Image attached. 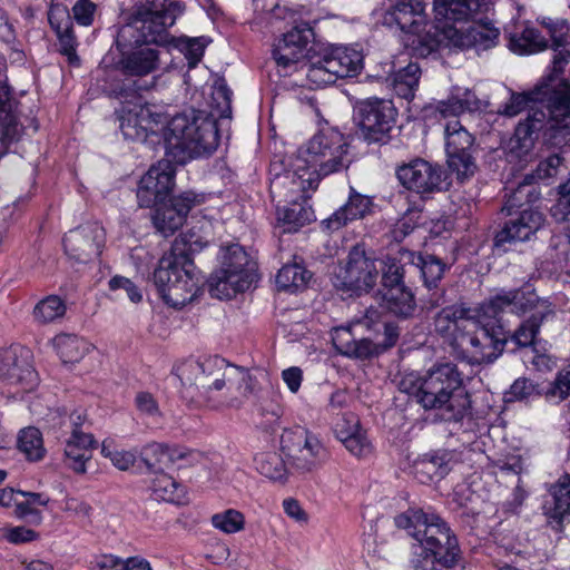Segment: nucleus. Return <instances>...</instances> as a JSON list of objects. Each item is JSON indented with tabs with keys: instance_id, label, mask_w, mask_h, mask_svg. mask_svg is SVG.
<instances>
[{
	"instance_id": "f257e3e1",
	"label": "nucleus",
	"mask_w": 570,
	"mask_h": 570,
	"mask_svg": "<svg viewBox=\"0 0 570 570\" xmlns=\"http://www.w3.org/2000/svg\"><path fill=\"white\" fill-rule=\"evenodd\" d=\"M171 372L180 381L183 399L212 409H237L255 391L249 371L220 356L203 361L189 357L177 363Z\"/></svg>"
},
{
	"instance_id": "f03ea898",
	"label": "nucleus",
	"mask_w": 570,
	"mask_h": 570,
	"mask_svg": "<svg viewBox=\"0 0 570 570\" xmlns=\"http://www.w3.org/2000/svg\"><path fill=\"white\" fill-rule=\"evenodd\" d=\"M476 311L464 305L442 308L434 318L435 332L456 358L471 364L493 362L509 343L501 325L478 328Z\"/></svg>"
},
{
	"instance_id": "7ed1b4c3",
	"label": "nucleus",
	"mask_w": 570,
	"mask_h": 570,
	"mask_svg": "<svg viewBox=\"0 0 570 570\" xmlns=\"http://www.w3.org/2000/svg\"><path fill=\"white\" fill-rule=\"evenodd\" d=\"M394 523L417 542L411 570H453L461 564L458 538L440 515L411 507L397 514Z\"/></svg>"
},
{
	"instance_id": "20e7f679",
	"label": "nucleus",
	"mask_w": 570,
	"mask_h": 570,
	"mask_svg": "<svg viewBox=\"0 0 570 570\" xmlns=\"http://www.w3.org/2000/svg\"><path fill=\"white\" fill-rule=\"evenodd\" d=\"M400 389L424 410H441L444 421L461 422L471 406L462 375L453 363L435 364L421 377L406 376Z\"/></svg>"
},
{
	"instance_id": "39448f33",
	"label": "nucleus",
	"mask_w": 570,
	"mask_h": 570,
	"mask_svg": "<svg viewBox=\"0 0 570 570\" xmlns=\"http://www.w3.org/2000/svg\"><path fill=\"white\" fill-rule=\"evenodd\" d=\"M167 154L178 163L212 155L219 142L214 115L206 110L184 111L174 116L164 131Z\"/></svg>"
},
{
	"instance_id": "423d86ee",
	"label": "nucleus",
	"mask_w": 570,
	"mask_h": 570,
	"mask_svg": "<svg viewBox=\"0 0 570 570\" xmlns=\"http://www.w3.org/2000/svg\"><path fill=\"white\" fill-rule=\"evenodd\" d=\"M363 324L374 333L375 341L368 337L356 340L350 328H336L332 341L341 355L355 360H370L396 345L401 334L399 325L395 322L382 320L376 309L366 311Z\"/></svg>"
},
{
	"instance_id": "0eeeda50",
	"label": "nucleus",
	"mask_w": 570,
	"mask_h": 570,
	"mask_svg": "<svg viewBox=\"0 0 570 570\" xmlns=\"http://www.w3.org/2000/svg\"><path fill=\"white\" fill-rule=\"evenodd\" d=\"M185 6L174 0H148L136 4L126 16L120 29H131L132 40L145 45L168 42V29L183 14Z\"/></svg>"
},
{
	"instance_id": "6e6552de",
	"label": "nucleus",
	"mask_w": 570,
	"mask_h": 570,
	"mask_svg": "<svg viewBox=\"0 0 570 570\" xmlns=\"http://www.w3.org/2000/svg\"><path fill=\"white\" fill-rule=\"evenodd\" d=\"M491 0H487V4L465 18L454 19L451 17L435 16L439 22L444 21L441 28L439 42L446 41L449 46L461 49L475 48L478 50H487L494 47L498 42L500 31L490 22L476 20L479 12L487 11Z\"/></svg>"
},
{
	"instance_id": "1a4fd4ad",
	"label": "nucleus",
	"mask_w": 570,
	"mask_h": 570,
	"mask_svg": "<svg viewBox=\"0 0 570 570\" xmlns=\"http://www.w3.org/2000/svg\"><path fill=\"white\" fill-rule=\"evenodd\" d=\"M568 94L566 83L559 91L551 89L550 85L540 83L530 94L512 92L509 101L499 108L498 114L514 117L527 109L530 102L538 101L546 106L552 129L570 130V96Z\"/></svg>"
},
{
	"instance_id": "9d476101",
	"label": "nucleus",
	"mask_w": 570,
	"mask_h": 570,
	"mask_svg": "<svg viewBox=\"0 0 570 570\" xmlns=\"http://www.w3.org/2000/svg\"><path fill=\"white\" fill-rule=\"evenodd\" d=\"M298 160L306 168L315 170L320 181V177L341 171L350 166L348 144L338 130L326 128L308 141L306 158Z\"/></svg>"
},
{
	"instance_id": "9b49d317",
	"label": "nucleus",
	"mask_w": 570,
	"mask_h": 570,
	"mask_svg": "<svg viewBox=\"0 0 570 570\" xmlns=\"http://www.w3.org/2000/svg\"><path fill=\"white\" fill-rule=\"evenodd\" d=\"M281 450L288 466L298 474L313 473L330 459V452L318 436L302 426L283 432Z\"/></svg>"
},
{
	"instance_id": "f8f14e48",
	"label": "nucleus",
	"mask_w": 570,
	"mask_h": 570,
	"mask_svg": "<svg viewBox=\"0 0 570 570\" xmlns=\"http://www.w3.org/2000/svg\"><path fill=\"white\" fill-rule=\"evenodd\" d=\"M131 29H119L116 47L119 51L117 69L130 77H145L159 69V50L132 40Z\"/></svg>"
},
{
	"instance_id": "ddd939ff",
	"label": "nucleus",
	"mask_w": 570,
	"mask_h": 570,
	"mask_svg": "<svg viewBox=\"0 0 570 570\" xmlns=\"http://www.w3.org/2000/svg\"><path fill=\"white\" fill-rule=\"evenodd\" d=\"M445 153L449 168L461 181L472 177L476 169L472 156L475 138L458 119L446 121L444 126Z\"/></svg>"
},
{
	"instance_id": "4468645a",
	"label": "nucleus",
	"mask_w": 570,
	"mask_h": 570,
	"mask_svg": "<svg viewBox=\"0 0 570 570\" xmlns=\"http://www.w3.org/2000/svg\"><path fill=\"white\" fill-rule=\"evenodd\" d=\"M313 40L314 32L307 23L295 26L274 47L277 66L284 69L299 66L306 75V65L311 63V56L316 55L318 48Z\"/></svg>"
},
{
	"instance_id": "2eb2a0df",
	"label": "nucleus",
	"mask_w": 570,
	"mask_h": 570,
	"mask_svg": "<svg viewBox=\"0 0 570 570\" xmlns=\"http://www.w3.org/2000/svg\"><path fill=\"white\" fill-rule=\"evenodd\" d=\"M358 125L368 142H386L397 116L391 100L368 98L357 105Z\"/></svg>"
},
{
	"instance_id": "dca6fc26",
	"label": "nucleus",
	"mask_w": 570,
	"mask_h": 570,
	"mask_svg": "<svg viewBox=\"0 0 570 570\" xmlns=\"http://www.w3.org/2000/svg\"><path fill=\"white\" fill-rule=\"evenodd\" d=\"M258 282L257 263L239 244L222 247L220 268L212 275L208 285H252Z\"/></svg>"
},
{
	"instance_id": "f3484780",
	"label": "nucleus",
	"mask_w": 570,
	"mask_h": 570,
	"mask_svg": "<svg viewBox=\"0 0 570 570\" xmlns=\"http://www.w3.org/2000/svg\"><path fill=\"white\" fill-rule=\"evenodd\" d=\"M318 185L315 170L306 168L297 160L295 169L275 173L271 178L269 193L276 205L293 200H307V193Z\"/></svg>"
},
{
	"instance_id": "a211bd4d",
	"label": "nucleus",
	"mask_w": 570,
	"mask_h": 570,
	"mask_svg": "<svg viewBox=\"0 0 570 570\" xmlns=\"http://www.w3.org/2000/svg\"><path fill=\"white\" fill-rule=\"evenodd\" d=\"M505 308H509L511 313L520 315L531 313L530 316H539L540 318H547L553 314L551 303L546 298L539 297L533 288L530 291L517 288L507 295L492 298L482 307L483 313L493 318Z\"/></svg>"
},
{
	"instance_id": "6ab92c4d",
	"label": "nucleus",
	"mask_w": 570,
	"mask_h": 570,
	"mask_svg": "<svg viewBox=\"0 0 570 570\" xmlns=\"http://www.w3.org/2000/svg\"><path fill=\"white\" fill-rule=\"evenodd\" d=\"M175 168L169 160H160L153 165L140 178L137 188V200L141 208H151L161 204L173 191Z\"/></svg>"
},
{
	"instance_id": "aec40b11",
	"label": "nucleus",
	"mask_w": 570,
	"mask_h": 570,
	"mask_svg": "<svg viewBox=\"0 0 570 570\" xmlns=\"http://www.w3.org/2000/svg\"><path fill=\"white\" fill-rule=\"evenodd\" d=\"M105 238V229L99 224L81 225L65 235V253L75 263L87 264L100 255Z\"/></svg>"
},
{
	"instance_id": "412c9836",
	"label": "nucleus",
	"mask_w": 570,
	"mask_h": 570,
	"mask_svg": "<svg viewBox=\"0 0 570 570\" xmlns=\"http://www.w3.org/2000/svg\"><path fill=\"white\" fill-rule=\"evenodd\" d=\"M396 176L406 189L421 195L441 191L445 179V173L440 165L422 158H416L400 166Z\"/></svg>"
},
{
	"instance_id": "4be33fe9",
	"label": "nucleus",
	"mask_w": 570,
	"mask_h": 570,
	"mask_svg": "<svg viewBox=\"0 0 570 570\" xmlns=\"http://www.w3.org/2000/svg\"><path fill=\"white\" fill-rule=\"evenodd\" d=\"M132 86H135V89L124 85L111 91V94L119 99L121 104V107L116 111L118 115L119 128L125 139L132 141H146L149 135L142 125L139 112L137 111V102L135 100H139L137 91L150 89L155 86V81H153L150 86H139L136 82H132Z\"/></svg>"
},
{
	"instance_id": "5701e85b",
	"label": "nucleus",
	"mask_w": 570,
	"mask_h": 570,
	"mask_svg": "<svg viewBox=\"0 0 570 570\" xmlns=\"http://www.w3.org/2000/svg\"><path fill=\"white\" fill-rule=\"evenodd\" d=\"M544 395L549 402H561L570 396V366L560 371L554 381L550 383L546 391H541L539 385L530 379L519 377L504 393L505 402L528 401L533 396Z\"/></svg>"
},
{
	"instance_id": "b1692460",
	"label": "nucleus",
	"mask_w": 570,
	"mask_h": 570,
	"mask_svg": "<svg viewBox=\"0 0 570 570\" xmlns=\"http://www.w3.org/2000/svg\"><path fill=\"white\" fill-rule=\"evenodd\" d=\"M200 202L202 199L195 193L184 191L171 198L169 204L163 202L155 206L153 223L156 229L165 237L174 235L184 225L191 208Z\"/></svg>"
},
{
	"instance_id": "393cba45",
	"label": "nucleus",
	"mask_w": 570,
	"mask_h": 570,
	"mask_svg": "<svg viewBox=\"0 0 570 570\" xmlns=\"http://www.w3.org/2000/svg\"><path fill=\"white\" fill-rule=\"evenodd\" d=\"M547 114L532 110L528 117L515 127L513 136L508 140L505 151L510 161L527 163L531 158L538 132L543 128Z\"/></svg>"
},
{
	"instance_id": "a878e982",
	"label": "nucleus",
	"mask_w": 570,
	"mask_h": 570,
	"mask_svg": "<svg viewBox=\"0 0 570 570\" xmlns=\"http://www.w3.org/2000/svg\"><path fill=\"white\" fill-rule=\"evenodd\" d=\"M544 224V216L531 207L513 212L511 218L495 234L494 245L503 247L505 244L529 240Z\"/></svg>"
},
{
	"instance_id": "bb28decb",
	"label": "nucleus",
	"mask_w": 570,
	"mask_h": 570,
	"mask_svg": "<svg viewBox=\"0 0 570 570\" xmlns=\"http://www.w3.org/2000/svg\"><path fill=\"white\" fill-rule=\"evenodd\" d=\"M338 283L334 285H375L379 269L375 261L366 257L361 245L354 246L344 265H337L333 272Z\"/></svg>"
},
{
	"instance_id": "cd10ccee",
	"label": "nucleus",
	"mask_w": 570,
	"mask_h": 570,
	"mask_svg": "<svg viewBox=\"0 0 570 570\" xmlns=\"http://www.w3.org/2000/svg\"><path fill=\"white\" fill-rule=\"evenodd\" d=\"M21 134L22 126L16 112V101L11 98L4 63L0 59V157L7 153L8 145L18 140Z\"/></svg>"
},
{
	"instance_id": "c85d7f7f",
	"label": "nucleus",
	"mask_w": 570,
	"mask_h": 570,
	"mask_svg": "<svg viewBox=\"0 0 570 570\" xmlns=\"http://www.w3.org/2000/svg\"><path fill=\"white\" fill-rule=\"evenodd\" d=\"M29 351L9 348L0 357V377L9 384L31 389L37 381V374L29 362Z\"/></svg>"
},
{
	"instance_id": "c756f323",
	"label": "nucleus",
	"mask_w": 570,
	"mask_h": 570,
	"mask_svg": "<svg viewBox=\"0 0 570 570\" xmlns=\"http://www.w3.org/2000/svg\"><path fill=\"white\" fill-rule=\"evenodd\" d=\"M178 243L175 242L170 254L159 261L154 272L155 285L188 284L194 281V264L183 250L178 252Z\"/></svg>"
},
{
	"instance_id": "7c9ffc66",
	"label": "nucleus",
	"mask_w": 570,
	"mask_h": 570,
	"mask_svg": "<svg viewBox=\"0 0 570 570\" xmlns=\"http://www.w3.org/2000/svg\"><path fill=\"white\" fill-rule=\"evenodd\" d=\"M344 72L333 46H318L316 55L311 56V63L306 65V79L309 86L322 87L334 83L338 78H344Z\"/></svg>"
},
{
	"instance_id": "2f4dec72",
	"label": "nucleus",
	"mask_w": 570,
	"mask_h": 570,
	"mask_svg": "<svg viewBox=\"0 0 570 570\" xmlns=\"http://www.w3.org/2000/svg\"><path fill=\"white\" fill-rule=\"evenodd\" d=\"M372 208L373 200L371 197L356 191L354 187H350L346 203L323 220V224L330 230H337L350 222L363 219L371 214Z\"/></svg>"
},
{
	"instance_id": "473e14b6",
	"label": "nucleus",
	"mask_w": 570,
	"mask_h": 570,
	"mask_svg": "<svg viewBox=\"0 0 570 570\" xmlns=\"http://www.w3.org/2000/svg\"><path fill=\"white\" fill-rule=\"evenodd\" d=\"M97 446V441L90 433H83L76 429L65 446V464L76 473L86 472V463L91 459V450Z\"/></svg>"
},
{
	"instance_id": "72a5a7b5",
	"label": "nucleus",
	"mask_w": 570,
	"mask_h": 570,
	"mask_svg": "<svg viewBox=\"0 0 570 570\" xmlns=\"http://www.w3.org/2000/svg\"><path fill=\"white\" fill-rule=\"evenodd\" d=\"M387 23H395L402 31L419 33L424 22V6L420 1L401 0L385 16Z\"/></svg>"
},
{
	"instance_id": "f704fd0d",
	"label": "nucleus",
	"mask_w": 570,
	"mask_h": 570,
	"mask_svg": "<svg viewBox=\"0 0 570 570\" xmlns=\"http://www.w3.org/2000/svg\"><path fill=\"white\" fill-rule=\"evenodd\" d=\"M413 471L421 483L441 480L450 471L448 454L445 452L426 453L414 462Z\"/></svg>"
},
{
	"instance_id": "c9c22d12",
	"label": "nucleus",
	"mask_w": 570,
	"mask_h": 570,
	"mask_svg": "<svg viewBox=\"0 0 570 570\" xmlns=\"http://www.w3.org/2000/svg\"><path fill=\"white\" fill-rule=\"evenodd\" d=\"M306 200H293L276 205L277 219L286 226V232H296L298 228L314 220L312 207L306 206Z\"/></svg>"
},
{
	"instance_id": "e433bc0d",
	"label": "nucleus",
	"mask_w": 570,
	"mask_h": 570,
	"mask_svg": "<svg viewBox=\"0 0 570 570\" xmlns=\"http://www.w3.org/2000/svg\"><path fill=\"white\" fill-rule=\"evenodd\" d=\"M549 493L552 504L547 507L546 514L549 519L561 523L567 515H570V475L564 474L550 487Z\"/></svg>"
},
{
	"instance_id": "4c0bfd02",
	"label": "nucleus",
	"mask_w": 570,
	"mask_h": 570,
	"mask_svg": "<svg viewBox=\"0 0 570 570\" xmlns=\"http://www.w3.org/2000/svg\"><path fill=\"white\" fill-rule=\"evenodd\" d=\"M385 307L396 316L409 317L416 307L415 295L410 287H384Z\"/></svg>"
},
{
	"instance_id": "58836bf2",
	"label": "nucleus",
	"mask_w": 570,
	"mask_h": 570,
	"mask_svg": "<svg viewBox=\"0 0 570 570\" xmlns=\"http://www.w3.org/2000/svg\"><path fill=\"white\" fill-rule=\"evenodd\" d=\"M478 108L479 100L469 89H465L462 95L452 94L446 100H440L435 105V111L443 118H455L465 111H472Z\"/></svg>"
},
{
	"instance_id": "ea45409f",
	"label": "nucleus",
	"mask_w": 570,
	"mask_h": 570,
	"mask_svg": "<svg viewBox=\"0 0 570 570\" xmlns=\"http://www.w3.org/2000/svg\"><path fill=\"white\" fill-rule=\"evenodd\" d=\"M53 345L65 364L79 362L90 348V344L87 341L72 334L56 336Z\"/></svg>"
},
{
	"instance_id": "a19ab883",
	"label": "nucleus",
	"mask_w": 570,
	"mask_h": 570,
	"mask_svg": "<svg viewBox=\"0 0 570 570\" xmlns=\"http://www.w3.org/2000/svg\"><path fill=\"white\" fill-rule=\"evenodd\" d=\"M548 41L533 27L525 26L510 37V49L519 55L535 53L547 49Z\"/></svg>"
},
{
	"instance_id": "79ce46f5",
	"label": "nucleus",
	"mask_w": 570,
	"mask_h": 570,
	"mask_svg": "<svg viewBox=\"0 0 570 570\" xmlns=\"http://www.w3.org/2000/svg\"><path fill=\"white\" fill-rule=\"evenodd\" d=\"M421 68L416 62H410L390 77L391 83L397 96L412 99L419 86Z\"/></svg>"
},
{
	"instance_id": "37998d69",
	"label": "nucleus",
	"mask_w": 570,
	"mask_h": 570,
	"mask_svg": "<svg viewBox=\"0 0 570 570\" xmlns=\"http://www.w3.org/2000/svg\"><path fill=\"white\" fill-rule=\"evenodd\" d=\"M485 4L487 0H433V11L436 17L462 19Z\"/></svg>"
},
{
	"instance_id": "c03bdc74",
	"label": "nucleus",
	"mask_w": 570,
	"mask_h": 570,
	"mask_svg": "<svg viewBox=\"0 0 570 570\" xmlns=\"http://www.w3.org/2000/svg\"><path fill=\"white\" fill-rule=\"evenodd\" d=\"M154 473L155 478L151 480L149 487L151 498L155 501L179 503L183 493L180 485L164 471Z\"/></svg>"
},
{
	"instance_id": "a18cd8bd",
	"label": "nucleus",
	"mask_w": 570,
	"mask_h": 570,
	"mask_svg": "<svg viewBox=\"0 0 570 570\" xmlns=\"http://www.w3.org/2000/svg\"><path fill=\"white\" fill-rule=\"evenodd\" d=\"M539 197L540 193L533 184V176L527 175L523 181L508 196L502 209L512 215L513 212H519L524 205L535 203Z\"/></svg>"
},
{
	"instance_id": "49530a36",
	"label": "nucleus",
	"mask_w": 570,
	"mask_h": 570,
	"mask_svg": "<svg viewBox=\"0 0 570 570\" xmlns=\"http://www.w3.org/2000/svg\"><path fill=\"white\" fill-rule=\"evenodd\" d=\"M17 446L24 454L26 459L31 462L42 460L46 454L42 434L35 426L24 428L19 432Z\"/></svg>"
},
{
	"instance_id": "de8ad7c7",
	"label": "nucleus",
	"mask_w": 570,
	"mask_h": 570,
	"mask_svg": "<svg viewBox=\"0 0 570 570\" xmlns=\"http://www.w3.org/2000/svg\"><path fill=\"white\" fill-rule=\"evenodd\" d=\"M256 470L264 476L272 480H282L287 472V462L276 452H263L256 454Z\"/></svg>"
},
{
	"instance_id": "09e8293b",
	"label": "nucleus",
	"mask_w": 570,
	"mask_h": 570,
	"mask_svg": "<svg viewBox=\"0 0 570 570\" xmlns=\"http://www.w3.org/2000/svg\"><path fill=\"white\" fill-rule=\"evenodd\" d=\"M210 111L208 115H214L215 120L218 118H230L232 115V91L227 87L224 79L215 81L210 98Z\"/></svg>"
},
{
	"instance_id": "8fccbe9b",
	"label": "nucleus",
	"mask_w": 570,
	"mask_h": 570,
	"mask_svg": "<svg viewBox=\"0 0 570 570\" xmlns=\"http://www.w3.org/2000/svg\"><path fill=\"white\" fill-rule=\"evenodd\" d=\"M163 301L174 308H181L203 294L205 287H156Z\"/></svg>"
},
{
	"instance_id": "3c124183",
	"label": "nucleus",
	"mask_w": 570,
	"mask_h": 570,
	"mask_svg": "<svg viewBox=\"0 0 570 570\" xmlns=\"http://www.w3.org/2000/svg\"><path fill=\"white\" fill-rule=\"evenodd\" d=\"M135 101L148 135H156L159 130L164 132L166 129L164 124L168 125L169 121H167V115L163 111V108L156 105L141 104L140 99Z\"/></svg>"
},
{
	"instance_id": "603ef678",
	"label": "nucleus",
	"mask_w": 570,
	"mask_h": 570,
	"mask_svg": "<svg viewBox=\"0 0 570 570\" xmlns=\"http://www.w3.org/2000/svg\"><path fill=\"white\" fill-rule=\"evenodd\" d=\"M544 320L546 318H540L539 316H530L519 325L510 337H508L509 343H513L515 347H528L532 345Z\"/></svg>"
},
{
	"instance_id": "864d4df0",
	"label": "nucleus",
	"mask_w": 570,
	"mask_h": 570,
	"mask_svg": "<svg viewBox=\"0 0 570 570\" xmlns=\"http://www.w3.org/2000/svg\"><path fill=\"white\" fill-rule=\"evenodd\" d=\"M256 411L262 417V421L259 422L261 428L267 432L274 431V428L278 425L281 416L283 415L281 404L273 397L268 396H261L256 404Z\"/></svg>"
},
{
	"instance_id": "5fc2aeb1",
	"label": "nucleus",
	"mask_w": 570,
	"mask_h": 570,
	"mask_svg": "<svg viewBox=\"0 0 570 570\" xmlns=\"http://www.w3.org/2000/svg\"><path fill=\"white\" fill-rule=\"evenodd\" d=\"M65 312V302L57 295H49L36 305L33 315L39 322L49 323L61 317Z\"/></svg>"
},
{
	"instance_id": "6e6d98bb",
	"label": "nucleus",
	"mask_w": 570,
	"mask_h": 570,
	"mask_svg": "<svg viewBox=\"0 0 570 570\" xmlns=\"http://www.w3.org/2000/svg\"><path fill=\"white\" fill-rule=\"evenodd\" d=\"M212 524L224 533L232 534L244 529L245 517L238 510L228 509L214 514L212 517Z\"/></svg>"
},
{
	"instance_id": "4d7b16f0",
	"label": "nucleus",
	"mask_w": 570,
	"mask_h": 570,
	"mask_svg": "<svg viewBox=\"0 0 570 570\" xmlns=\"http://www.w3.org/2000/svg\"><path fill=\"white\" fill-rule=\"evenodd\" d=\"M313 278L312 272L299 264L284 265L276 275V285H307Z\"/></svg>"
},
{
	"instance_id": "13d9d810",
	"label": "nucleus",
	"mask_w": 570,
	"mask_h": 570,
	"mask_svg": "<svg viewBox=\"0 0 570 570\" xmlns=\"http://www.w3.org/2000/svg\"><path fill=\"white\" fill-rule=\"evenodd\" d=\"M140 456L150 472L164 471L167 468V444L150 443L141 450Z\"/></svg>"
},
{
	"instance_id": "bf43d9fd",
	"label": "nucleus",
	"mask_w": 570,
	"mask_h": 570,
	"mask_svg": "<svg viewBox=\"0 0 570 570\" xmlns=\"http://www.w3.org/2000/svg\"><path fill=\"white\" fill-rule=\"evenodd\" d=\"M570 62V51L569 50H559L553 57L552 61V70L551 72L543 79L541 83L550 85L551 89L561 90L562 85H567L568 95L570 96V83L564 79H559V77L563 73L564 67Z\"/></svg>"
},
{
	"instance_id": "052dcab7",
	"label": "nucleus",
	"mask_w": 570,
	"mask_h": 570,
	"mask_svg": "<svg viewBox=\"0 0 570 570\" xmlns=\"http://www.w3.org/2000/svg\"><path fill=\"white\" fill-rule=\"evenodd\" d=\"M345 449L354 456L358 459H365L372 455L373 445L367 438V433L364 429L358 430L354 434H350L341 440Z\"/></svg>"
},
{
	"instance_id": "680f3d73",
	"label": "nucleus",
	"mask_w": 570,
	"mask_h": 570,
	"mask_svg": "<svg viewBox=\"0 0 570 570\" xmlns=\"http://www.w3.org/2000/svg\"><path fill=\"white\" fill-rule=\"evenodd\" d=\"M344 78L355 76L362 68L363 56L358 50L348 47H333Z\"/></svg>"
},
{
	"instance_id": "e2e57ef3",
	"label": "nucleus",
	"mask_w": 570,
	"mask_h": 570,
	"mask_svg": "<svg viewBox=\"0 0 570 570\" xmlns=\"http://www.w3.org/2000/svg\"><path fill=\"white\" fill-rule=\"evenodd\" d=\"M206 45L207 42L204 37H180L177 39L176 46L188 60L189 67H195L203 58Z\"/></svg>"
},
{
	"instance_id": "0e129e2a",
	"label": "nucleus",
	"mask_w": 570,
	"mask_h": 570,
	"mask_svg": "<svg viewBox=\"0 0 570 570\" xmlns=\"http://www.w3.org/2000/svg\"><path fill=\"white\" fill-rule=\"evenodd\" d=\"M445 268V264H443L435 256H428L423 261L421 267L410 265V269L412 271V273H421L424 279V285H434L436 282H439L442 278Z\"/></svg>"
},
{
	"instance_id": "69168bd1",
	"label": "nucleus",
	"mask_w": 570,
	"mask_h": 570,
	"mask_svg": "<svg viewBox=\"0 0 570 570\" xmlns=\"http://www.w3.org/2000/svg\"><path fill=\"white\" fill-rule=\"evenodd\" d=\"M542 23L550 35L554 51H558L561 47L570 45V26L567 21L548 19Z\"/></svg>"
},
{
	"instance_id": "338daca9",
	"label": "nucleus",
	"mask_w": 570,
	"mask_h": 570,
	"mask_svg": "<svg viewBox=\"0 0 570 570\" xmlns=\"http://www.w3.org/2000/svg\"><path fill=\"white\" fill-rule=\"evenodd\" d=\"M420 218V212L410 209L407 210L392 227L390 230V237L392 240L400 243L407 235H410L417 226Z\"/></svg>"
},
{
	"instance_id": "774afa93",
	"label": "nucleus",
	"mask_w": 570,
	"mask_h": 570,
	"mask_svg": "<svg viewBox=\"0 0 570 570\" xmlns=\"http://www.w3.org/2000/svg\"><path fill=\"white\" fill-rule=\"evenodd\" d=\"M382 271V285H404L405 276L412 273L395 258H387Z\"/></svg>"
}]
</instances>
